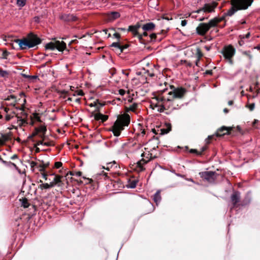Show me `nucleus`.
<instances>
[{
    "instance_id": "obj_1",
    "label": "nucleus",
    "mask_w": 260,
    "mask_h": 260,
    "mask_svg": "<svg viewBox=\"0 0 260 260\" xmlns=\"http://www.w3.org/2000/svg\"><path fill=\"white\" fill-rule=\"evenodd\" d=\"M186 93V90L183 88H177L169 91L165 89L155 94L150 100V107L154 110L159 112L168 113L174 110L179 109L182 104L180 99Z\"/></svg>"
},
{
    "instance_id": "obj_2",
    "label": "nucleus",
    "mask_w": 260,
    "mask_h": 260,
    "mask_svg": "<svg viewBox=\"0 0 260 260\" xmlns=\"http://www.w3.org/2000/svg\"><path fill=\"white\" fill-rule=\"evenodd\" d=\"M17 124L19 127H24L27 124L35 126V129L32 133V137L38 136L43 138L46 132V126L41 119V115L39 113H34L28 118L26 113L20 110V115L16 117Z\"/></svg>"
},
{
    "instance_id": "obj_3",
    "label": "nucleus",
    "mask_w": 260,
    "mask_h": 260,
    "mask_svg": "<svg viewBox=\"0 0 260 260\" xmlns=\"http://www.w3.org/2000/svg\"><path fill=\"white\" fill-rule=\"evenodd\" d=\"M16 97L14 95L8 96L6 101L7 107L0 109V125L12 118L16 120L17 116L20 115V110H22L20 106H17Z\"/></svg>"
},
{
    "instance_id": "obj_4",
    "label": "nucleus",
    "mask_w": 260,
    "mask_h": 260,
    "mask_svg": "<svg viewBox=\"0 0 260 260\" xmlns=\"http://www.w3.org/2000/svg\"><path fill=\"white\" fill-rule=\"evenodd\" d=\"M125 113L118 115L117 120L112 127V132L115 136H120L125 126H128L131 121V117L128 112H130L129 107H125Z\"/></svg>"
},
{
    "instance_id": "obj_5",
    "label": "nucleus",
    "mask_w": 260,
    "mask_h": 260,
    "mask_svg": "<svg viewBox=\"0 0 260 260\" xmlns=\"http://www.w3.org/2000/svg\"><path fill=\"white\" fill-rule=\"evenodd\" d=\"M253 0H231L233 7L227 12V15L232 16L237 10H245L251 5Z\"/></svg>"
},
{
    "instance_id": "obj_6",
    "label": "nucleus",
    "mask_w": 260,
    "mask_h": 260,
    "mask_svg": "<svg viewBox=\"0 0 260 260\" xmlns=\"http://www.w3.org/2000/svg\"><path fill=\"white\" fill-rule=\"evenodd\" d=\"M253 0H231L233 7L227 12V15L232 16L237 10H245L251 5Z\"/></svg>"
},
{
    "instance_id": "obj_7",
    "label": "nucleus",
    "mask_w": 260,
    "mask_h": 260,
    "mask_svg": "<svg viewBox=\"0 0 260 260\" xmlns=\"http://www.w3.org/2000/svg\"><path fill=\"white\" fill-rule=\"evenodd\" d=\"M15 42L22 49L31 48L40 43V39L35 35H29L27 38L22 40L17 39Z\"/></svg>"
},
{
    "instance_id": "obj_8",
    "label": "nucleus",
    "mask_w": 260,
    "mask_h": 260,
    "mask_svg": "<svg viewBox=\"0 0 260 260\" xmlns=\"http://www.w3.org/2000/svg\"><path fill=\"white\" fill-rule=\"evenodd\" d=\"M223 19V17L214 18L211 20L208 23H202L197 27V32L199 35L204 36L211 27L215 26Z\"/></svg>"
},
{
    "instance_id": "obj_9",
    "label": "nucleus",
    "mask_w": 260,
    "mask_h": 260,
    "mask_svg": "<svg viewBox=\"0 0 260 260\" xmlns=\"http://www.w3.org/2000/svg\"><path fill=\"white\" fill-rule=\"evenodd\" d=\"M141 156L142 158L137 162V167L139 168L140 171H143L145 169L144 166L151 159L156 157L155 154L153 152L144 150L142 153Z\"/></svg>"
},
{
    "instance_id": "obj_10",
    "label": "nucleus",
    "mask_w": 260,
    "mask_h": 260,
    "mask_svg": "<svg viewBox=\"0 0 260 260\" xmlns=\"http://www.w3.org/2000/svg\"><path fill=\"white\" fill-rule=\"evenodd\" d=\"M221 53L225 60L230 64H233V57L235 54V49L231 45L225 46Z\"/></svg>"
},
{
    "instance_id": "obj_11",
    "label": "nucleus",
    "mask_w": 260,
    "mask_h": 260,
    "mask_svg": "<svg viewBox=\"0 0 260 260\" xmlns=\"http://www.w3.org/2000/svg\"><path fill=\"white\" fill-rule=\"evenodd\" d=\"M45 48L46 49L53 50L57 49L59 51H63L66 48V44L63 41H56L47 43Z\"/></svg>"
},
{
    "instance_id": "obj_12",
    "label": "nucleus",
    "mask_w": 260,
    "mask_h": 260,
    "mask_svg": "<svg viewBox=\"0 0 260 260\" xmlns=\"http://www.w3.org/2000/svg\"><path fill=\"white\" fill-rule=\"evenodd\" d=\"M63 177L62 175L56 174L54 173H50V178L51 181H49L51 184V186L60 187L63 185L62 179Z\"/></svg>"
},
{
    "instance_id": "obj_13",
    "label": "nucleus",
    "mask_w": 260,
    "mask_h": 260,
    "mask_svg": "<svg viewBox=\"0 0 260 260\" xmlns=\"http://www.w3.org/2000/svg\"><path fill=\"white\" fill-rule=\"evenodd\" d=\"M158 140L152 139L149 140L146 144L144 150L153 152L158 147Z\"/></svg>"
},
{
    "instance_id": "obj_14",
    "label": "nucleus",
    "mask_w": 260,
    "mask_h": 260,
    "mask_svg": "<svg viewBox=\"0 0 260 260\" xmlns=\"http://www.w3.org/2000/svg\"><path fill=\"white\" fill-rule=\"evenodd\" d=\"M217 4L215 2H213L210 4H205L202 9L197 11V13H200L202 11L204 12L210 13L214 11L215 8L217 7Z\"/></svg>"
},
{
    "instance_id": "obj_15",
    "label": "nucleus",
    "mask_w": 260,
    "mask_h": 260,
    "mask_svg": "<svg viewBox=\"0 0 260 260\" xmlns=\"http://www.w3.org/2000/svg\"><path fill=\"white\" fill-rule=\"evenodd\" d=\"M201 177L209 182H212L215 180V173L213 172H203L200 173Z\"/></svg>"
},
{
    "instance_id": "obj_16",
    "label": "nucleus",
    "mask_w": 260,
    "mask_h": 260,
    "mask_svg": "<svg viewBox=\"0 0 260 260\" xmlns=\"http://www.w3.org/2000/svg\"><path fill=\"white\" fill-rule=\"evenodd\" d=\"M54 145V142L52 141L47 140L45 138H43L42 140L38 141L36 143V146H51Z\"/></svg>"
},
{
    "instance_id": "obj_17",
    "label": "nucleus",
    "mask_w": 260,
    "mask_h": 260,
    "mask_svg": "<svg viewBox=\"0 0 260 260\" xmlns=\"http://www.w3.org/2000/svg\"><path fill=\"white\" fill-rule=\"evenodd\" d=\"M230 130L231 128L229 127L222 126L217 130L216 135L217 137L223 136L225 135L229 134Z\"/></svg>"
},
{
    "instance_id": "obj_18",
    "label": "nucleus",
    "mask_w": 260,
    "mask_h": 260,
    "mask_svg": "<svg viewBox=\"0 0 260 260\" xmlns=\"http://www.w3.org/2000/svg\"><path fill=\"white\" fill-rule=\"evenodd\" d=\"M11 139V134H5L0 137V146L4 145Z\"/></svg>"
},
{
    "instance_id": "obj_19",
    "label": "nucleus",
    "mask_w": 260,
    "mask_h": 260,
    "mask_svg": "<svg viewBox=\"0 0 260 260\" xmlns=\"http://www.w3.org/2000/svg\"><path fill=\"white\" fill-rule=\"evenodd\" d=\"M140 27V25L139 24L136 25H131L129 26L128 30L132 32L134 36L138 37L139 35V33L138 32V29Z\"/></svg>"
},
{
    "instance_id": "obj_20",
    "label": "nucleus",
    "mask_w": 260,
    "mask_h": 260,
    "mask_svg": "<svg viewBox=\"0 0 260 260\" xmlns=\"http://www.w3.org/2000/svg\"><path fill=\"white\" fill-rule=\"evenodd\" d=\"M120 14L117 12H112L107 14V19L109 21H113L120 17Z\"/></svg>"
},
{
    "instance_id": "obj_21",
    "label": "nucleus",
    "mask_w": 260,
    "mask_h": 260,
    "mask_svg": "<svg viewBox=\"0 0 260 260\" xmlns=\"http://www.w3.org/2000/svg\"><path fill=\"white\" fill-rule=\"evenodd\" d=\"M166 126H167L166 128H160V129L158 128L157 129V132H156L155 129H152V130L153 132L155 134H158V132L160 131L159 134L161 135H164V134H167L168 133H169L171 131V127L170 124H168Z\"/></svg>"
},
{
    "instance_id": "obj_22",
    "label": "nucleus",
    "mask_w": 260,
    "mask_h": 260,
    "mask_svg": "<svg viewBox=\"0 0 260 260\" xmlns=\"http://www.w3.org/2000/svg\"><path fill=\"white\" fill-rule=\"evenodd\" d=\"M45 168L44 166H40L39 171L40 172H43L42 173V176L43 178L46 181H51V178H50V173L49 172H45Z\"/></svg>"
},
{
    "instance_id": "obj_23",
    "label": "nucleus",
    "mask_w": 260,
    "mask_h": 260,
    "mask_svg": "<svg viewBox=\"0 0 260 260\" xmlns=\"http://www.w3.org/2000/svg\"><path fill=\"white\" fill-rule=\"evenodd\" d=\"M240 200V193L238 192H234L231 196V201L233 204V206L235 207L237 203L239 202Z\"/></svg>"
},
{
    "instance_id": "obj_24",
    "label": "nucleus",
    "mask_w": 260,
    "mask_h": 260,
    "mask_svg": "<svg viewBox=\"0 0 260 260\" xmlns=\"http://www.w3.org/2000/svg\"><path fill=\"white\" fill-rule=\"evenodd\" d=\"M94 119L96 120H101L102 122L106 121L108 119V116L103 115L101 113H97L94 115Z\"/></svg>"
},
{
    "instance_id": "obj_25",
    "label": "nucleus",
    "mask_w": 260,
    "mask_h": 260,
    "mask_svg": "<svg viewBox=\"0 0 260 260\" xmlns=\"http://www.w3.org/2000/svg\"><path fill=\"white\" fill-rule=\"evenodd\" d=\"M117 166L115 161L108 162L106 164L105 166H103V169L107 170V171H110L112 169L117 168Z\"/></svg>"
},
{
    "instance_id": "obj_26",
    "label": "nucleus",
    "mask_w": 260,
    "mask_h": 260,
    "mask_svg": "<svg viewBox=\"0 0 260 260\" xmlns=\"http://www.w3.org/2000/svg\"><path fill=\"white\" fill-rule=\"evenodd\" d=\"M155 27V24L152 22L147 23L142 26V29L144 31H149L153 30Z\"/></svg>"
},
{
    "instance_id": "obj_27",
    "label": "nucleus",
    "mask_w": 260,
    "mask_h": 260,
    "mask_svg": "<svg viewBox=\"0 0 260 260\" xmlns=\"http://www.w3.org/2000/svg\"><path fill=\"white\" fill-rule=\"evenodd\" d=\"M160 191L157 190L153 196V201L157 205L161 201Z\"/></svg>"
},
{
    "instance_id": "obj_28",
    "label": "nucleus",
    "mask_w": 260,
    "mask_h": 260,
    "mask_svg": "<svg viewBox=\"0 0 260 260\" xmlns=\"http://www.w3.org/2000/svg\"><path fill=\"white\" fill-rule=\"evenodd\" d=\"M112 46L119 48V49H120L121 52H122L124 49H126L128 47V45H121L120 43L118 42L113 43L112 44Z\"/></svg>"
},
{
    "instance_id": "obj_29",
    "label": "nucleus",
    "mask_w": 260,
    "mask_h": 260,
    "mask_svg": "<svg viewBox=\"0 0 260 260\" xmlns=\"http://www.w3.org/2000/svg\"><path fill=\"white\" fill-rule=\"evenodd\" d=\"M26 4V0H16V5L21 9L25 6Z\"/></svg>"
},
{
    "instance_id": "obj_30",
    "label": "nucleus",
    "mask_w": 260,
    "mask_h": 260,
    "mask_svg": "<svg viewBox=\"0 0 260 260\" xmlns=\"http://www.w3.org/2000/svg\"><path fill=\"white\" fill-rule=\"evenodd\" d=\"M20 201L21 203L22 206L24 208H27V207H29V203L28 202V200L24 198V199H20Z\"/></svg>"
},
{
    "instance_id": "obj_31",
    "label": "nucleus",
    "mask_w": 260,
    "mask_h": 260,
    "mask_svg": "<svg viewBox=\"0 0 260 260\" xmlns=\"http://www.w3.org/2000/svg\"><path fill=\"white\" fill-rule=\"evenodd\" d=\"M51 185L50 183H42V184H40V188L42 189H47L48 188L53 187V186H51Z\"/></svg>"
},
{
    "instance_id": "obj_32",
    "label": "nucleus",
    "mask_w": 260,
    "mask_h": 260,
    "mask_svg": "<svg viewBox=\"0 0 260 260\" xmlns=\"http://www.w3.org/2000/svg\"><path fill=\"white\" fill-rule=\"evenodd\" d=\"M138 107V104L137 103H133L132 105L129 107V110L131 111L135 112Z\"/></svg>"
},
{
    "instance_id": "obj_33",
    "label": "nucleus",
    "mask_w": 260,
    "mask_h": 260,
    "mask_svg": "<svg viewBox=\"0 0 260 260\" xmlns=\"http://www.w3.org/2000/svg\"><path fill=\"white\" fill-rule=\"evenodd\" d=\"M239 40L238 41V44L240 46H243L245 44V37L244 36H239Z\"/></svg>"
},
{
    "instance_id": "obj_34",
    "label": "nucleus",
    "mask_w": 260,
    "mask_h": 260,
    "mask_svg": "<svg viewBox=\"0 0 260 260\" xmlns=\"http://www.w3.org/2000/svg\"><path fill=\"white\" fill-rule=\"evenodd\" d=\"M197 55L198 59L196 62V65L198 66V61H199L200 59L203 56V53L200 49H198L197 50Z\"/></svg>"
},
{
    "instance_id": "obj_35",
    "label": "nucleus",
    "mask_w": 260,
    "mask_h": 260,
    "mask_svg": "<svg viewBox=\"0 0 260 260\" xmlns=\"http://www.w3.org/2000/svg\"><path fill=\"white\" fill-rule=\"evenodd\" d=\"M62 163L61 161H56L54 163L53 168L56 169H60L62 167Z\"/></svg>"
},
{
    "instance_id": "obj_36",
    "label": "nucleus",
    "mask_w": 260,
    "mask_h": 260,
    "mask_svg": "<svg viewBox=\"0 0 260 260\" xmlns=\"http://www.w3.org/2000/svg\"><path fill=\"white\" fill-rule=\"evenodd\" d=\"M76 95L82 96V95H84L83 91L82 90H81V89L76 90L73 94V95L75 96Z\"/></svg>"
},
{
    "instance_id": "obj_37",
    "label": "nucleus",
    "mask_w": 260,
    "mask_h": 260,
    "mask_svg": "<svg viewBox=\"0 0 260 260\" xmlns=\"http://www.w3.org/2000/svg\"><path fill=\"white\" fill-rule=\"evenodd\" d=\"M246 107L248 108L250 111H252L254 109L255 104L254 103L248 104L246 105Z\"/></svg>"
},
{
    "instance_id": "obj_38",
    "label": "nucleus",
    "mask_w": 260,
    "mask_h": 260,
    "mask_svg": "<svg viewBox=\"0 0 260 260\" xmlns=\"http://www.w3.org/2000/svg\"><path fill=\"white\" fill-rule=\"evenodd\" d=\"M82 172L80 171L75 172L74 173H70V174L73 176H75L76 177H80L82 175Z\"/></svg>"
},
{
    "instance_id": "obj_39",
    "label": "nucleus",
    "mask_w": 260,
    "mask_h": 260,
    "mask_svg": "<svg viewBox=\"0 0 260 260\" xmlns=\"http://www.w3.org/2000/svg\"><path fill=\"white\" fill-rule=\"evenodd\" d=\"M148 35L146 31H145L142 34L139 35L138 38L139 39H142L143 37H146Z\"/></svg>"
},
{
    "instance_id": "obj_40",
    "label": "nucleus",
    "mask_w": 260,
    "mask_h": 260,
    "mask_svg": "<svg viewBox=\"0 0 260 260\" xmlns=\"http://www.w3.org/2000/svg\"><path fill=\"white\" fill-rule=\"evenodd\" d=\"M98 104H99V101L96 100V101H94L93 103H90L89 105L91 107H96L98 106Z\"/></svg>"
},
{
    "instance_id": "obj_41",
    "label": "nucleus",
    "mask_w": 260,
    "mask_h": 260,
    "mask_svg": "<svg viewBox=\"0 0 260 260\" xmlns=\"http://www.w3.org/2000/svg\"><path fill=\"white\" fill-rule=\"evenodd\" d=\"M7 75V72L3 70H0V76H1L2 77H5Z\"/></svg>"
},
{
    "instance_id": "obj_42",
    "label": "nucleus",
    "mask_w": 260,
    "mask_h": 260,
    "mask_svg": "<svg viewBox=\"0 0 260 260\" xmlns=\"http://www.w3.org/2000/svg\"><path fill=\"white\" fill-rule=\"evenodd\" d=\"M37 163L35 161H31L30 163V166L31 168L34 169L36 166H37Z\"/></svg>"
},
{
    "instance_id": "obj_43",
    "label": "nucleus",
    "mask_w": 260,
    "mask_h": 260,
    "mask_svg": "<svg viewBox=\"0 0 260 260\" xmlns=\"http://www.w3.org/2000/svg\"><path fill=\"white\" fill-rule=\"evenodd\" d=\"M146 134V131L145 129H141L140 133L138 134L139 135H142L143 136Z\"/></svg>"
},
{
    "instance_id": "obj_44",
    "label": "nucleus",
    "mask_w": 260,
    "mask_h": 260,
    "mask_svg": "<svg viewBox=\"0 0 260 260\" xmlns=\"http://www.w3.org/2000/svg\"><path fill=\"white\" fill-rule=\"evenodd\" d=\"M118 92L121 95H123L125 93V91L124 89H120L118 90Z\"/></svg>"
},
{
    "instance_id": "obj_45",
    "label": "nucleus",
    "mask_w": 260,
    "mask_h": 260,
    "mask_svg": "<svg viewBox=\"0 0 260 260\" xmlns=\"http://www.w3.org/2000/svg\"><path fill=\"white\" fill-rule=\"evenodd\" d=\"M136 186V182H133L129 184V187L132 188H134Z\"/></svg>"
},
{
    "instance_id": "obj_46",
    "label": "nucleus",
    "mask_w": 260,
    "mask_h": 260,
    "mask_svg": "<svg viewBox=\"0 0 260 260\" xmlns=\"http://www.w3.org/2000/svg\"><path fill=\"white\" fill-rule=\"evenodd\" d=\"M150 37L151 40L155 39L156 37V35L155 34H152L150 35Z\"/></svg>"
},
{
    "instance_id": "obj_47",
    "label": "nucleus",
    "mask_w": 260,
    "mask_h": 260,
    "mask_svg": "<svg viewBox=\"0 0 260 260\" xmlns=\"http://www.w3.org/2000/svg\"><path fill=\"white\" fill-rule=\"evenodd\" d=\"M187 24V21L186 20H182L181 25L183 26H185Z\"/></svg>"
},
{
    "instance_id": "obj_48",
    "label": "nucleus",
    "mask_w": 260,
    "mask_h": 260,
    "mask_svg": "<svg viewBox=\"0 0 260 260\" xmlns=\"http://www.w3.org/2000/svg\"><path fill=\"white\" fill-rule=\"evenodd\" d=\"M114 36L116 38H117V39H119L120 38V34H118V33H115V34H114Z\"/></svg>"
},
{
    "instance_id": "obj_49",
    "label": "nucleus",
    "mask_w": 260,
    "mask_h": 260,
    "mask_svg": "<svg viewBox=\"0 0 260 260\" xmlns=\"http://www.w3.org/2000/svg\"><path fill=\"white\" fill-rule=\"evenodd\" d=\"M83 178H84L87 180V182H86V183H91V182L92 181V180L91 179L86 178L85 177H83Z\"/></svg>"
},
{
    "instance_id": "obj_50",
    "label": "nucleus",
    "mask_w": 260,
    "mask_h": 260,
    "mask_svg": "<svg viewBox=\"0 0 260 260\" xmlns=\"http://www.w3.org/2000/svg\"><path fill=\"white\" fill-rule=\"evenodd\" d=\"M250 32H248L247 34H246L245 35H243V36H244L245 37V39H248L250 37Z\"/></svg>"
},
{
    "instance_id": "obj_51",
    "label": "nucleus",
    "mask_w": 260,
    "mask_h": 260,
    "mask_svg": "<svg viewBox=\"0 0 260 260\" xmlns=\"http://www.w3.org/2000/svg\"><path fill=\"white\" fill-rule=\"evenodd\" d=\"M36 150H35V151H36V152H40V148L39 147H37L38 146H36Z\"/></svg>"
},
{
    "instance_id": "obj_52",
    "label": "nucleus",
    "mask_w": 260,
    "mask_h": 260,
    "mask_svg": "<svg viewBox=\"0 0 260 260\" xmlns=\"http://www.w3.org/2000/svg\"><path fill=\"white\" fill-rule=\"evenodd\" d=\"M213 136H208L207 141H209L210 140L212 139L213 138Z\"/></svg>"
},
{
    "instance_id": "obj_53",
    "label": "nucleus",
    "mask_w": 260,
    "mask_h": 260,
    "mask_svg": "<svg viewBox=\"0 0 260 260\" xmlns=\"http://www.w3.org/2000/svg\"><path fill=\"white\" fill-rule=\"evenodd\" d=\"M75 89V87L72 86H70V89L71 91H74Z\"/></svg>"
},
{
    "instance_id": "obj_54",
    "label": "nucleus",
    "mask_w": 260,
    "mask_h": 260,
    "mask_svg": "<svg viewBox=\"0 0 260 260\" xmlns=\"http://www.w3.org/2000/svg\"><path fill=\"white\" fill-rule=\"evenodd\" d=\"M229 105H232L233 104V102L232 101H230L228 102Z\"/></svg>"
},
{
    "instance_id": "obj_55",
    "label": "nucleus",
    "mask_w": 260,
    "mask_h": 260,
    "mask_svg": "<svg viewBox=\"0 0 260 260\" xmlns=\"http://www.w3.org/2000/svg\"><path fill=\"white\" fill-rule=\"evenodd\" d=\"M223 111H224V112L225 113H228V112H229V110H228V109H226V108H225V109L223 110Z\"/></svg>"
},
{
    "instance_id": "obj_56",
    "label": "nucleus",
    "mask_w": 260,
    "mask_h": 260,
    "mask_svg": "<svg viewBox=\"0 0 260 260\" xmlns=\"http://www.w3.org/2000/svg\"><path fill=\"white\" fill-rule=\"evenodd\" d=\"M75 101H76V102H77V103H80V99H79V98L76 99L75 100Z\"/></svg>"
},
{
    "instance_id": "obj_57",
    "label": "nucleus",
    "mask_w": 260,
    "mask_h": 260,
    "mask_svg": "<svg viewBox=\"0 0 260 260\" xmlns=\"http://www.w3.org/2000/svg\"><path fill=\"white\" fill-rule=\"evenodd\" d=\"M205 18L204 17L200 18L199 19V21H203Z\"/></svg>"
},
{
    "instance_id": "obj_58",
    "label": "nucleus",
    "mask_w": 260,
    "mask_h": 260,
    "mask_svg": "<svg viewBox=\"0 0 260 260\" xmlns=\"http://www.w3.org/2000/svg\"><path fill=\"white\" fill-rule=\"evenodd\" d=\"M257 121V120H254V121L253 122V124H255V123H256Z\"/></svg>"
},
{
    "instance_id": "obj_59",
    "label": "nucleus",
    "mask_w": 260,
    "mask_h": 260,
    "mask_svg": "<svg viewBox=\"0 0 260 260\" xmlns=\"http://www.w3.org/2000/svg\"><path fill=\"white\" fill-rule=\"evenodd\" d=\"M17 155H13V156H12V158H13V159H14V158H17Z\"/></svg>"
},
{
    "instance_id": "obj_60",
    "label": "nucleus",
    "mask_w": 260,
    "mask_h": 260,
    "mask_svg": "<svg viewBox=\"0 0 260 260\" xmlns=\"http://www.w3.org/2000/svg\"><path fill=\"white\" fill-rule=\"evenodd\" d=\"M119 29H121V30H125V29H124V28H119Z\"/></svg>"
},
{
    "instance_id": "obj_61",
    "label": "nucleus",
    "mask_w": 260,
    "mask_h": 260,
    "mask_svg": "<svg viewBox=\"0 0 260 260\" xmlns=\"http://www.w3.org/2000/svg\"><path fill=\"white\" fill-rule=\"evenodd\" d=\"M31 78H36V77H35V76H32V77H31Z\"/></svg>"
},
{
    "instance_id": "obj_62",
    "label": "nucleus",
    "mask_w": 260,
    "mask_h": 260,
    "mask_svg": "<svg viewBox=\"0 0 260 260\" xmlns=\"http://www.w3.org/2000/svg\"><path fill=\"white\" fill-rule=\"evenodd\" d=\"M59 173H61V170H60L59 171Z\"/></svg>"
}]
</instances>
